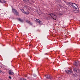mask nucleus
I'll list each match as a JSON object with an SVG mask.
<instances>
[{
	"label": "nucleus",
	"instance_id": "f257e3e1",
	"mask_svg": "<svg viewBox=\"0 0 80 80\" xmlns=\"http://www.w3.org/2000/svg\"><path fill=\"white\" fill-rule=\"evenodd\" d=\"M68 5L70 7H73L74 9H77L78 7L77 5L74 3L68 2Z\"/></svg>",
	"mask_w": 80,
	"mask_h": 80
},
{
	"label": "nucleus",
	"instance_id": "f03ea898",
	"mask_svg": "<svg viewBox=\"0 0 80 80\" xmlns=\"http://www.w3.org/2000/svg\"><path fill=\"white\" fill-rule=\"evenodd\" d=\"M14 14L16 15H18V12H17V10L14 9L12 10Z\"/></svg>",
	"mask_w": 80,
	"mask_h": 80
},
{
	"label": "nucleus",
	"instance_id": "7ed1b4c3",
	"mask_svg": "<svg viewBox=\"0 0 80 80\" xmlns=\"http://www.w3.org/2000/svg\"><path fill=\"white\" fill-rule=\"evenodd\" d=\"M73 70L75 72H80V70L78 68L77 69L76 68H73Z\"/></svg>",
	"mask_w": 80,
	"mask_h": 80
},
{
	"label": "nucleus",
	"instance_id": "20e7f679",
	"mask_svg": "<svg viewBox=\"0 0 80 80\" xmlns=\"http://www.w3.org/2000/svg\"><path fill=\"white\" fill-rule=\"evenodd\" d=\"M65 72L66 73H69V74H70V73H72V71H70V70H65Z\"/></svg>",
	"mask_w": 80,
	"mask_h": 80
},
{
	"label": "nucleus",
	"instance_id": "39448f33",
	"mask_svg": "<svg viewBox=\"0 0 80 80\" xmlns=\"http://www.w3.org/2000/svg\"><path fill=\"white\" fill-rule=\"evenodd\" d=\"M78 64H79V61H78L75 62V63L74 64V65L75 66H77L78 65Z\"/></svg>",
	"mask_w": 80,
	"mask_h": 80
},
{
	"label": "nucleus",
	"instance_id": "423d86ee",
	"mask_svg": "<svg viewBox=\"0 0 80 80\" xmlns=\"http://www.w3.org/2000/svg\"><path fill=\"white\" fill-rule=\"evenodd\" d=\"M45 77L47 78H48V79H51V78H52V77H50V76L49 75H46Z\"/></svg>",
	"mask_w": 80,
	"mask_h": 80
},
{
	"label": "nucleus",
	"instance_id": "0eeeda50",
	"mask_svg": "<svg viewBox=\"0 0 80 80\" xmlns=\"http://www.w3.org/2000/svg\"><path fill=\"white\" fill-rule=\"evenodd\" d=\"M75 10H74V13H78V7L77 9H74Z\"/></svg>",
	"mask_w": 80,
	"mask_h": 80
},
{
	"label": "nucleus",
	"instance_id": "6e6552de",
	"mask_svg": "<svg viewBox=\"0 0 80 80\" xmlns=\"http://www.w3.org/2000/svg\"><path fill=\"white\" fill-rule=\"evenodd\" d=\"M49 15H50V16L51 18H52L53 17L55 16V14L52 13H51V14H49Z\"/></svg>",
	"mask_w": 80,
	"mask_h": 80
},
{
	"label": "nucleus",
	"instance_id": "1a4fd4ad",
	"mask_svg": "<svg viewBox=\"0 0 80 80\" xmlns=\"http://www.w3.org/2000/svg\"><path fill=\"white\" fill-rule=\"evenodd\" d=\"M9 75H13L14 74V72H13L11 70L9 71Z\"/></svg>",
	"mask_w": 80,
	"mask_h": 80
},
{
	"label": "nucleus",
	"instance_id": "9d476101",
	"mask_svg": "<svg viewBox=\"0 0 80 80\" xmlns=\"http://www.w3.org/2000/svg\"><path fill=\"white\" fill-rule=\"evenodd\" d=\"M36 21L37 22H38V23L40 24H41V22L40 21V20L36 19Z\"/></svg>",
	"mask_w": 80,
	"mask_h": 80
},
{
	"label": "nucleus",
	"instance_id": "9b49d317",
	"mask_svg": "<svg viewBox=\"0 0 80 80\" xmlns=\"http://www.w3.org/2000/svg\"><path fill=\"white\" fill-rule=\"evenodd\" d=\"M57 16L54 14V16H53L52 18L54 20H56V19H57Z\"/></svg>",
	"mask_w": 80,
	"mask_h": 80
},
{
	"label": "nucleus",
	"instance_id": "f8f14e48",
	"mask_svg": "<svg viewBox=\"0 0 80 80\" xmlns=\"http://www.w3.org/2000/svg\"><path fill=\"white\" fill-rule=\"evenodd\" d=\"M24 13H25L26 15H28L29 14V12L28 11L25 12Z\"/></svg>",
	"mask_w": 80,
	"mask_h": 80
},
{
	"label": "nucleus",
	"instance_id": "ddd939ff",
	"mask_svg": "<svg viewBox=\"0 0 80 80\" xmlns=\"http://www.w3.org/2000/svg\"><path fill=\"white\" fill-rule=\"evenodd\" d=\"M6 2H7L5 0H2V2H1V3H6Z\"/></svg>",
	"mask_w": 80,
	"mask_h": 80
},
{
	"label": "nucleus",
	"instance_id": "4468645a",
	"mask_svg": "<svg viewBox=\"0 0 80 80\" xmlns=\"http://www.w3.org/2000/svg\"><path fill=\"white\" fill-rule=\"evenodd\" d=\"M23 0L25 2H28V3H30V2L28 0Z\"/></svg>",
	"mask_w": 80,
	"mask_h": 80
},
{
	"label": "nucleus",
	"instance_id": "2eb2a0df",
	"mask_svg": "<svg viewBox=\"0 0 80 80\" xmlns=\"http://www.w3.org/2000/svg\"><path fill=\"white\" fill-rule=\"evenodd\" d=\"M22 12H23V13H24L25 12L24 11V10L23 9H22L21 10Z\"/></svg>",
	"mask_w": 80,
	"mask_h": 80
},
{
	"label": "nucleus",
	"instance_id": "dca6fc26",
	"mask_svg": "<svg viewBox=\"0 0 80 80\" xmlns=\"http://www.w3.org/2000/svg\"><path fill=\"white\" fill-rule=\"evenodd\" d=\"M25 7H26L27 8H28V9L30 8V7H28V6H27V7L25 6Z\"/></svg>",
	"mask_w": 80,
	"mask_h": 80
},
{
	"label": "nucleus",
	"instance_id": "f3484780",
	"mask_svg": "<svg viewBox=\"0 0 80 80\" xmlns=\"http://www.w3.org/2000/svg\"><path fill=\"white\" fill-rule=\"evenodd\" d=\"M33 77H37V75L35 74H34L33 75Z\"/></svg>",
	"mask_w": 80,
	"mask_h": 80
},
{
	"label": "nucleus",
	"instance_id": "a211bd4d",
	"mask_svg": "<svg viewBox=\"0 0 80 80\" xmlns=\"http://www.w3.org/2000/svg\"><path fill=\"white\" fill-rule=\"evenodd\" d=\"M18 20L20 22H22V20L21 19L19 18Z\"/></svg>",
	"mask_w": 80,
	"mask_h": 80
},
{
	"label": "nucleus",
	"instance_id": "6ab92c4d",
	"mask_svg": "<svg viewBox=\"0 0 80 80\" xmlns=\"http://www.w3.org/2000/svg\"><path fill=\"white\" fill-rule=\"evenodd\" d=\"M21 80H24V78H21Z\"/></svg>",
	"mask_w": 80,
	"mask_h": 80
},
{
	"label": "nucleus",
	"instance_id": "aec40b11",
	"mask_svg": "<svg viewBox=\"0 0 80 80\" xmlns=\"http://www.w3.org/2000/svg\"><path fill=\"white\" fill-rule=\"evenodd\" d=\"M9 78L10 79H12V77H11V76H9Z\"/></svg>",
	"mask_w": 80,
	"mask_h": 80
},
{
	"label": "nucleus",
	"instance_id": "412c9836",
	"mask_svg": "<svg viewBox=\"0 0 80 80\" xmlns=\"http://www.w3.org/2000/svg\"><path fill=\"white\" fill-rule=\"evenodd\" d=\"M26 22H27V23H29V22H30V21H29L28 20H27L26 21Z\"/></svg>",
	"mask_w": 80,
	"mask_h": 80
},
{
	"label": "nucleus",
	"instance_id": "4be33fe9",
	"mask_svg": "<svg viewBox=\"0 0 80 80\" xmlns=\"http://www.w3.org/2000/svg\"><path fill=\"white\" fill-rule=\"evenodd\" d=\"M0 2H1V3H2V0H0Z\"/></svg>",
	"mask_w": 80,
	"mask_h": 80
},
{
	"label": "nucleus",
	"instance_id": "5701e85b",
	"mask_svg": "<svg viewBox=\"0 0 80 80\" xmlns=\"http://www.w3.org/2000/svg\"><path fill=\"white\" fill-rule=\"evenodd\" d=\"M0 72L1 73L2 72V70L0 69Z\"/></svg>",
	"mask_w": 80,
	"mask_h": 80
},
{
	"label": "nucleus",
	"instance_id": "b1692460",
	"mask_svg": "<svg viewBox=\"0 0 80 80\" xmlns=\"http://www.w3.org/2000/svg\"><path fill=\"white\" fill-rule=\"evenodd\" d=\"M30 46H31V45H29V47H30Z\"/></svg>",
	"mask_w": 80,
	"mask_h": 80
},
{
	"label": "nucleus",
	"instance_id": "393cba45",
	"mask_svg": "<svg viewBox=\"0 0 80 80\" xmlns=\"http://www.w3.org/2000/svg\"><path fill=\"white\" fill-rule=\"evenodd\" d=\"M45 55H46V53L45 54Z\"/></svg>",
	"mask_w": 80,
	"mask_h": 80
},
{
	"label": "nucleus",
	"instance_id": "a878e982",
	"mask_svg": "<svg viewBox=\"0 0 80 80\" xmlns=\"http://www.w3.org/2000/svg\"><path fill=\"white\" fill-rule=\"evenodd\" d=\"M79 80H80V79Z\"/></svg>",
	"mask_w": 80,
	"mask_h": 80
},
{
	"label": "nucleus",
	"instance_id": "bb28decb",
	"mask_svg": "<svg viewBox=\"0 0 80 80\" xmlns=\"http://www.w3.org/2000/svg\"><path fill=\"white\" fill-rule=\"evenodd\" d=\"M0 80H2V79H0Z\"/></svg>",
	"mask_w": 80,
	"mask_h": 80
}]
</instances>
